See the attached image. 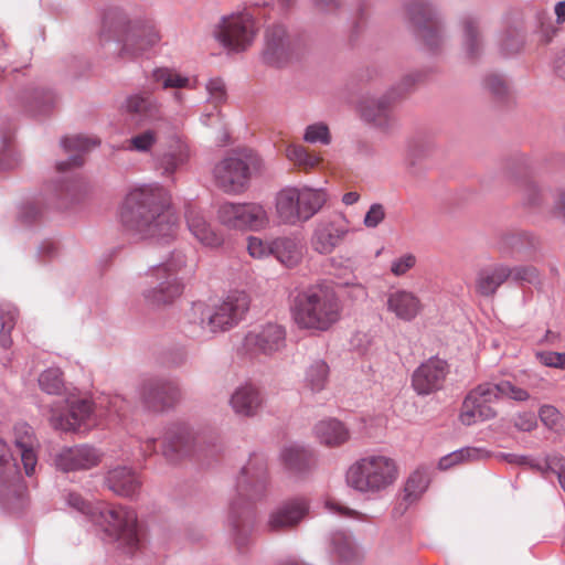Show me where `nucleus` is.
Masks as SVG:
<instances>
[{
    "instance_id": "obj_45",
    "label": "nucleus",
    "mask_w": 565,
    "mask_h": 565,
    "mask_svg": "<svg viewBox=\"0 0 565 565\" xmlns=\"http://www.w3.org/2000/svg\"><path fill=\"white\" fill-rule=\"evenodd\" d=\"M286 157L297 168H299L303 171H309V170L316 168L320 162V157H318L316 154H311L301 145H289L286 148Z\"/></svg>"
},
{
    "instance_id": "obj_52",
    "label": "nucleus",
    "mask_w": 565,
    "mask_h": 565,
    "mask_svg": "<svg viewBox=\"0 0 565 565\" xmlns=\"http://www.w3.org/2000/svg\"><path fill=\"white\" fill-rule=\"evenodd\" d=\"M510 278H512L518 284H530V285H540V273L533 266H515L509 267Z\"/></svg>"
},
{
    "instance_id": "obj_9",
    "label": "nucleus",
    "mask_w": 565,
    "mask_h": 565,
    "mask_svg": "<svg viewBox=\"0 0 565 565\" xmlns=\"http://www.w3.org/2000/svg\"><path fill=\"white\" fill-rule=\"evenodd\" d=\"M92 522L100 527L105 540L118 545L127 553L139 546L138 519L135 510L124 505L100 504L92 512Z\"/></svg>"
},
{
    "instance_id": "obj_27",
    "label": "nucleus",
    "mask_w": 565,
    "mask_h": 565,
    "mask_svg": "<svg viewBox=\"0 0 565 565\" xmlns=\"http://www.w3.org/2000/svg\"><path fill=\"white\" fill-rule=\"evenodd\" d=\"M393 92L382 97H364L359 104L361 118L374 127L386 129L394 118L391 110L390 97Z\"/></svg>"
},
{
    "instance_id": "obj_23",
    "label": "nucleus",
    "mask_w": 565,
    "mask_h": 565,
    "mask_svg": "<svg viewBox=\"0 0 565 565\" xmlns=\"http://www.w3.org/2000/svg\"><path fill=\"white\" fill-rule=\"evenodd\" d=\"M349 230L334 221L318 222L310 236V246L320 255H329L340 245Z\"/></svg>"
},
{
    "instance_id": "obj_30",
    "label": "nucleus",
    "mask_w": 565,
    "mask_h": 565,
    "mask_svg": "<svg viewBox=\"0 0 565 565\" xmlns=\"http://www.w3.org/2000/svg\"><path fill=\"white\" fill-rule=\"evenodd\" d=\"M122 107L140 122H156L164 118L161 103L151 96L130 95L125 99Z\"/></svg>"
},
{
    "instance_id": "obj_51",
    "label": "nucleus",
    "mask_w": 565,
    "mask_h": 565,
    "mask_svg": "<svg viewBox=\"0 0 565 565\" xmlns=\"http://www.w3.org/2000/svg\"><path fill=\"white\" fill-rule=\"evenodd\" d=\"M539 416L543 425L552 430H559L565 422L563 414L555 406L550 404L540 407Z\"/></svg>"
},
{
    "instance_id": "obj_44",
    "label": "nucleus",
    "mask_w": 565,
    "mask_h": 565,
    "mask_svg": "<svg viewBox=\"0 0 565 565\" xmlns=\"http://www.w3.org/2000/svg\"><path fill=\"white\" fill-rule=\"evenodd\" d=\"M18 319L17 308L9 302L0 303V345L8 349L12 344L11 331L13 330Z\"/></svg>"
},
{
    "instance_id": "obj_43",
    "label": "nucleus",
    "mask_w": 565,
    "mask_h": 565,
    "mask_svg": "<svg viewBox=\"0 0 565 565\" xmlns=\"http://www.w3.org/2000/svg\"><path fill=\"white\" fill-rule=\"evenodd\" d=\"M330 553L340 562H349L355 556L354 542L345 532L337 531L330 535Z\"/></svg>"
},
{
    "instance_id": "obj_11",
    "label": "nucleus",
    "mask_w": 565,
    "mask_h": 565,
    "mask_svg": "<svg viewBox=\"0 0 565 565\" xmlns=\"http://www.w3.org/2000/svg\"><path fill=\"white\" fill-rule=\"evenodd\" d=\"M406 11L417 39L428 51H437L445 36L444 25L434 4L428 0H408Z\"/></svg>"
},
{
    "instance_id": "obj_61",
    "label": "nucleus",
    "mask_w": 565,
    "mask_h": 565,
    "mask_svg": "<svg viewBox=\"0 0 565 565\" xmlns=\"http://www.w3.org/2000/svg\"><path fill=\"white\" fill-rule=\"evenodd\" d=\"M19 162V158L13 149L6 148L0 152V169H13Z\"/></svg>"
},
{
    "instance_id": "obj_32",
    "label": "nucleus",
    "mask_w": 565,
    "mask_h": 565,
    "mask_svg": "<svg viewBox=\"0 0 565 565\" xmlns=\"http://www.w3.org/2000/svg\"><path fill=\"white\" fill-rule=\"evenodd\" d=\"M290 54V43L282 25L277 24L268 28L265 34V46L263 57L266 63L280 65Z\"/></svg>"
},
{
    "instance_id": "obj_29",
    "label": "nucleus",
    "mask_w": 565,
    "mask_h": 565,
    "mask_svg": "<svg viewBox=\"0 0 565 565\" xmlns=\"http://www.w3.org/2000/svg\"><path fill=\"white\" fill-rule=\"evenodd\" d=\"M152 83L160 86L162 89H174L172 93V99L178 105L184 103L185 96L180 90L182 88H195V82L189 76L181 74L174 68L170 67H156L150 74Z\"/></svg>"
},
{
    "instance_id": "obj_2",
    "label": "nucleus",
    "mask_w": 565,
    "mask_h": 565,
    "mask_svg": "<svg viewBox=\"0 0 565 565\" xmlns=\"http://www.w3.org/2000/svg\"><path fill=\"white\" fill-rule=\"evenodd\" d=\"M248 308L249 297L242 290L231 291L211 303L193 302L184 313L182 331L186 337L196 340L226 332L243 320Z\"/></svg>"
},
{
    "instance_id": "obj_19",
    "label": "nucleus",
    "mask_w": 565,
    "mask_h": 565,
    "mask_svg": "<svg viewBox=\"0 0 565 565\" xmlns=\"http://www.w3.org/2000/svg\"><path fill=\"white\" fill-rule=\"evenodd\" d=\"M102 459L103 452L99 449L83 444L63 448L55 456V466L64 472L88 470L98 466Z\"/></svg>"
},
{
    "instance_id": "obj_49",
    "label": "nucleus",
    "mask_w": 565,
    "mask_h": 565,
    "mask_svg": "<svg viewBox=\"0 0 565 565\" xmlns=\"http://www.w3.org/2000/svg\"><path fill=\"white\" fill-rule=\"evenodd\" d=\"M158 141V134L154 129H146L135 136L129 141L127 149L137 152H149Z\"/></svg>"
},
{
    "instance_id": "obj_59",
    "label": "nucleus",
    "mask_w": 565,
    "mask_h": 565,
    "mask_svg": "<svg viewBox=\"0 0 565 565\" xmlns=\"http://www.w3.org/2000/svg\"><path fill=\"white\" fill-rule=\"evenodd\" d=\"M486 88L497 97L507 95L509 86L507 79L499 74H491L484 78Z\"/></svg>"
},
{
    "instance_id": "obj_18",
    "label": "nucleus",
    "mask_w": 565,
    "mask_h": 565,
    "mask_svg": "<svg viewBox=\"0 0 565 565\" xmlns=\"http://www.w3.org/2000/svg\"><path fill=\"white\" fill-rule=\"evenodd\" d=\"M309 500L295 497L282 501L268 515L266 526L270 532H278L298 525L309 513Z\"/></svg>"
},
{
    "instance_id": "obj_56",
    "label": "nucleus",
    "mask_w": 565,
    "mask_h": 565,
    "mask_svg": "<svg viewBox=\"0 0 565 565\" xmlns=\"http://www.w3.org/2000/svg\"><path fill=\"white\" fill-rule=\"evenodd\" d=\"M416 263V256L412 253H406L391 262L390 270L395 277H402L414 268Z\"/></svg>"
},
{
    "instance_id": "obj_37",
    "label": "nucleus",
    "mask_w": 565,
    "mask_h": 565,
    "mask_svg": "<svg viewBox=\"0 0 565 565\" xmlns=\"http://www.w3.org/2000/svg\"><path fill=\"white\" fill-rule=\"evenodd\" d=\"M330 366L323 359L312 360L303 372V387L312 394L321 393L328 386Z\"/></svg>"
},
{
    "instance_id": "obj_22",
    "label": "nucleus",
    "mask_w": 565,
    "mask_h": 565,
    "mask_svg": "<svg viewBox=\"0 0 565 565\" xmlns=\"http://www.w3.org/2000/svg\"><path fill=\"white\" fill-rule=\"evenodd\" d=\"M184 216L189 232L202 246L207 248L222 246L223 235L212 226L201 209L190 204L186 206Z\"/></svg>"
},
{
    "instance_id": "obj_36",
    "label": "nucleus",
    "mask_w": 565,
    "mask_h": 565,
    "mask_svg": "<svg viewBox=\"0 0 565 565\" xmlns=\"http://www.w3.org/2000/svg\"><path fill=\"white\" fill-rule=\"evenodd\" d=\"M95 138H88L82 135L64 137L61 140V146L66 152L74 151V154L68 157L67 161L57 162L56 168L58 171H66L70 167H81L83 164V152L89 150L98 145Z\"/></svg>"
},
{
    "instance_id": "obj_26",
    "label": "nucleus",
    "mask_w": 565,
    "mask_h": 565,
    "mask_svg": "<svg viewBox=\"0 0 565 565\" xmlns=\"http://www.w3.org/2000/svg\"><path fill=\"white\" fill-rule=\"evenodd\" d=\"M303 239L295 233L274 237V257L282 266L295 268L306 255Z\"/></svg>"
},
{
    "instance_id": "obj_58",
    "label": "nucleus",
    "mask_w": 565,
    "mask_h": 565,
    "mask_svg": "<svg viewBox=\"0 0 565 565\" xmlns=\"http://www.w3.org/2000/svg\"><path fill=\"white\" fill-rule=\"evenodd\" d=\"M66 502L68 507L75 509L84 515H87L92 520V512H97L100 504L93 505L90 502L85 501L77 493H68L66 497Z\"/></svg>"
},
{
    "instance_id": "obj_5",
    "label": "nucleus",
    "mask_w": 565,
    "mask_h": 565,
    "mask_svg": "<svg viewBox=\"0 0 565 565\" xmlns=\"http://www.w3.org/2000/svg\"><path fill=\"white\" fill-rule=\"evenodd\" d=\"M268 484L267 463L263 456L253 455L241 469L236 479L237 499L230 504L231 523L236 532L235 541L238 547L245 544L243 527L249 516L250 503L265 495Z\"/></svg>"
},
{
    "instance_id": "obj_1",
    "label": "nucleus",
    "mask_w": 565,
    "mask_h": 565,
    "mask_svg": "<svg viewBox=\"0 0 565 565\" xmlns=\"http://www.w3.org/2000/svg\"><path fill=\"white\" fill-rule=\"evenodd\" d=\"M127 232L143 239L170 242L175 236L177 215L170 195L159 184H143L129 191L120 210Z\"/></svg>"
},
{
    "instance_id": "obj_3",
    "label": "nucleus",
    "mask_w": 565,
    "mask_h": 565,
    "mask_svg": "<svg viewBox=\"0 0 565 565\" xmlns=\"http://www.w3.org/2000/svg\"><path fill=\"white\" fill-rule=\"evenodd\" d=\"M342 315V303L334 289L313 285L299 292L291 306V318L299 330L310 333L329 331Z\"/></svg>"
},
{
    "instance_id": "obj_55",
    "label": "nucleus",
    "mask_w": 565,
    "mask_h": 565,
    "mask_svg": "<svg viewBox=\"0 0 565 565\" xmlns=\"http://www.w3.org/2000/svg\"><path fill=\"white\" fill-rule=\"evenodd\" d=\"M536 360L546 367L565 370V352L551 350H539L535 352Z\"/></svg>"
},
{
    "instance_id": "obj_12",
    "label": "nucleus",
    "mask_w": 565,
    "mask_h": 565,
    "mask_svg": "<svg viewBox=\"0 0 565 565\" xmlns=\"http://www.w3.org/2000/svg\"><path fill=\"white\" fill-rule=\"evenodd\" d=\"M255 34V21L247 12L223 18L215 31V38L222 46L234 53L245 51L254 41Z\"/></svg>"
},
{
    "instance_id": "obj_33",
    "label": "nucleus",
    "mask_w": 565,
    "mask_h": 565,
    "mask_svg": "<svg viewBox=\"0 0 565 565\" xmlns=\"http://www.w3.org/2000/svg\"><path fill=\"white\" fill-rule=\"evenodd\" d=\"M279 458L286 469L297 476L307 473L313 463L312 452L300 444L285 446Z\"/></svg>"
},
{
    "instance_id": "obj_42",
    "label": "nucleus",
    "mask_w": 565,
    "mask_h": 565,
    "mask_svg": "<svg viewBox=\"0 0 565 565\" xmlns=\"http://www.w3.org/2000/svg\"><path fill=\"white\" fill-rule=\"evenodd\" d=\"M492 393L495 395V401L508 398L514 402H526L531 395L527 390L519 386L510 380H500L498 382H488Z\"/></svg>"
},
{
    "instance_id": "obj_57",
    "label": "nucleus",
    "mask_w": 565,
    "mask_h": 565,
    "mask_svg": "<svg viewBox=\"0 0 565 565\" xmlns=\"http://www.w3.org/2000/svg\"><path fill=\"white\" fill-rule=\"evenodd\" d=\"M207 92V102L217 106L226 99V88L223 79L216 77L207 81L205 85Z\"/></svg>"
},
{
    "instance_id": "obj_24",
    "label": "nucleus",
    "mask_w": 565,
    "mask_h": 565,
    "mask_svg": "<svg viewBox=\"0 0 565 565\" xmlns=\"http://www.w3.org/2000/svg\"><path fill=\"white\" fill-rule=\"evenodd\" d=\"M195 437L185 425H175L168 429L163 440V456L171 462H177L189 456L194 448Z\"/></svg>"
},
{
    "instance_id": "obj_48",
    "label": "nucleus",
    "mask_w": 565,
    "mask_h": 565,
    "mask_svg": "<svg viewBox=\"0 0 565 565\" xmlns=\"http://www.w3.org/2000/svg\"><path fill=\"white\" fill-rule=\"evenodd\" d=\"M302 139L310 145L329 146L332 141V136L326 122L317 121L305 128Z\"/></svg>"
},
{
    "instance_id": "obj_39",
    "label": "nucleus",
    "mask_w": 565,
    "mask_h": 565,
    "mask_svg": "<svg viewBox=\"0 0 565 565\" xmlns=\"http://www.w3.org/2000/svg\"><path fill=\"white\" fill-rule=\"evenodd\" d=\"M23 103L33 115H41L53 109L57 103V95L46 87H35L26 92Z\"/></svg>"
},
{
    "instance_id": "obj_34",
    "label": "nucleus",
    "mask_w": 565,
    "mask_h": 565,
    "mask_svg": "<svg viewBox=\"0 0 565 565\" xmlns=\"http://www.w3.org/2000/svg\"><path fill=\"white\" fill-rule=\"evenodd\" d=\"M259 391L252 384L237 387L231 396L230 404L235 414L241 416H254L262 406Z\"/></svg>"
},
{
    "instance_id": "obj_53",
    "label": "nucleus",
    "mask_w": 565,
    "mask_h": 565,
    "mask_svg": "<svg viewBox=\"0 0 565 565\" xmlns=\"http://www.w3.org/2000/svg\"><path fill=\"white\" fill-rule=\"evenodd\" d=\"M544 478L555 475L562 489L565 491V459L559 456H551V461L539 466Z\"/></svg>"
},
{
    "instance_id": "obj_21",
    "label": "nucleus",
    "mask_w": 565,
    "mask_h": 565,
    "mask_svg": "<svg viewBox=\"0 0 565 565\" xmlns=\"http://www.w3.org/2000/svg\"><path fill=\"white\" fill-rule=\"evenodd\" d=\"M145 405L156 412L171 407L180 398L178 385L170 381L149 380L140 390Z\"/></svg>"
},
{
    "instance_id": "obj_60",
    "label": "nucleus",
    "mask_w": 565,
    "mask_h": 565,
    "mask_svg": "<svg viewBox=\"0 0 565 565\" xmlns=\"http://www.w3.org/2000/svg\"><path fill=\"white\" fill-rule=\"evenodd\" d=\"M385 218V209L380 203H373L365 213L363 224L367 228L377 227Z\"/></svg>"
},
{
    "instance_id": "obj_17",
    "label": "nucleus",
    "mask_w": 565,
    "mask_h": 565,
    "mask_svg": "<svg viewBox=\"0 0 565 565\" xmlns=\"http://www.w3.org/2000/svg\"><path fill=\"white\" fill-rule=\"evenodd\" d=\"M449 373L446 360L433 356L423 362L412 375V387L422 396L433 394L444 387Z\"/></svg>"
},
{
    "instance_id": "obj_47",
    "label": "nucleus",
    "mask_w": 565,
    "mask_h": 565,
    "mask_svg": "<svg viewBox=\"0 0 565 565\" xmlns=\"http://www.w3.org/2000/svg\"><path fill=\"white\" fill-rule=\"evenodd\" d=\"M39 385L43 392L50 395H60L64 391V380L58 367H49L39 376Z\"/></svg>"
},
{
    "instance_id": "obj_16",
    "label": "nucleus",
    "mask_w": 565,
    "mask_h": 565,
    "mask_svg": "<svg viewBox=\"0 0 565 565\" xmlns=\"http://www.w3.org/2000/svg\"><path fill=\"white\" fill-rule=\"evenodd\" d=\"M495 402V395L492 393L488 382L481 383L471 390L465 397L459 419L466 426L475 425L479 422H486L497 416V411L491 406Z\"/></svg>"
},
{
    "instance_id": "obj_46",
    "label": "nucleus",
    "mask_w": 565,
    "mask_h": 565,
    "mask_svg": "<svg viewBox=\"0 0 565 565\" xmlns=\"http://www.w3.org/2000/svg\"><path fill=\"white\" fill-rule=\"evenodd\" d=\"M428 481L423 472L416 471L409 476L404 488L403 500L406 507L415 503L426 491Z\"/></svg>"
},
{
    "instance_id": "obj_35",
    "label": "nucleus",
    "mask_w": 565,
    "mask_h": 565,
    "mask_svg": "<svg viewBox=\"0 0 565 565\" xmlns=\"http://www.w3.org/2000/svg\"><path fill=\"white\" fill-rule=\"evenodd\" d=\"M316 438L328 447H339L350 439L345 425L335 418H326L315 425Z\"/></svg>"
},
{
    "instance_id": "obj_7",
    "label": "nucleus",
    "mask_w": 565,
    "mask_h": 565,
    "mask_svg": "<svg viewBox=\"0 0 565 565\" xmlns=\"http://www.w3.org/2000/svg\"><path fill=\"white\" fill-rule=\"evenodd\" d=\"M194 266H189L182 252H173L170 258L154 265L149 276L154 278L156 286L143 291L146 303L151 308L171 305L184 290V280L193 277Z\"/></svg>"
},
{
    "instance_id": "obj_13",
    "label": "nucleus",
    "mask_w": 565,
    "mask_h": 565,
    "mask_svg": "<svg viewBox=\"0 0 565 565\" xmlns=\"http://www.w3.org/2000/svg\"><path fill=\"white\" fill-rule=\"evenodd\" d=\"M67 413H62L57 406L51 408L50 424L62 431H76L83 426L89 427L94 422L93 403L86 398L68 397L66 401Z\"/></svg>"
},
{
    "instance_id": "obj_63",
    "label": "nucleus",
    "mask_w": 565,
    "mask_h": 565,
    "mask_svg": "<svg viewBox=\"0 0 565 565\" xmlns=\"http://www.w3.org/2000/svg\"><path fill=\"white\" fill-rule=\"evenodd\" d=\"M550 461H551V456H547V457L541 458V459H535V458H531L527 456L518 455V457L515 459V465L525 466L535 471L541 472V469L539 468V466H541V463H545V462H550Z\"/></svg>"
},
{
    "instance_id": "obj_28",
    "label": "nucleus",
    "mask_w": 565,
    "mask_h": 565,
    "mask_svg": "<svg viewBox=\"0 0 565 565\" xmlns=\"http://www.w3.org/2000/svg\"><path fill=\"white\" fill-rule=\"evenodd\" d=\"M13 433L14 446L20 450L24 472L28 477H31L34 475L38 465V439L32 427L26 423L17 424Z\"/></svg>"
},
{
    "instance_id": "obj_31",
    "label": "nucleus",
    "mask_w": 565,
    "mask_h": 565,
    "mask_svg": "<svg viewBox=\"0 0 565 565\" xmlns=\"http://www.w3.org/2000/svg\"><path fill=\"white\" fill-rule=\"evenodd\" d=\"M509 278L510 271L507 265L495 263L483 266L476 274V292L482 297H493Z\"/></svg>"
},
{
    "instance_id": "obj_20",
    "label": "nucleus",
    "mask_w": 565,
    "mask_h": 565,
    "mask_svg": "<svg viewBox=\"0 0 565 565\" xmlns=\"http://www.w3.org/2000/svg\"><path fill=\"white\" fill-rule=\"evenodd\" d=\"M385 305L387 312L403 322L414 321L424 310L419 296L404 288L388 291Z\"/></svg>"
},
{
    "instance_id": "obj_54",
    "label": "nucleus",
    "mask_w": 565,
    "mask_h": 565,
    "mask_svg": "<svg viewBox=\"0 0 565 565\" xmlns=\"http://www.w3.org/2000/svg\"><path fill=\"white\" fill-rule=\"evenodd\" d=\"M524 44L523 36L515 31L504 32L500 39V51L504 56L519 53Z\"/></svg>"
},
{
    "instance_id": "obj_50",
    "label": "nucleus",
    "mask_w": 565,
    "mask_h": 565,
    "mask_svg": "<svg viewBox=\"0 0 565 565\" xmlns=\"http://www.w3.org/2000/svg\"><path fill=\"white\" fill-rule=\"evenodd\" d=\"M247 252L255 259L274 257V237L267 241L258 236H249L247 238Z\"/></svg>"
},
{
    "instance_id": "obj_64",
    "label": "nucleus",
    "mask_w": 565,
    "mask_h": 565,
    "mask_svg": "<svg viewBox=\"0 0 565 565\" xmlns=\"http://www.w3.org/2000/svg\"><path fill=\"white\" fill-rule=\"evenodd\" d=\"M554 210L565 221V188L558 189L555 195Z\"/></svg>"
},
{
    "instance_id": "obj_4",
    "label": "nucleus",
    "mask_w": 565,
    "mask_h": 565,
    "mask_svg": "<svg viewBox=\"0 0 565 565\" xmlns=\"http://www.w3.org/2000/svg\"><path fill=\"white\" fill-rule=\"evenodd\" d=\"M106 26L116 28L121 33L118 57L127 61L137 60L159 45L161 34L156 23L146 18L130 20L119 7H109L103 13Z\"/></svg>"
},
{
    "instance_id": "obj_10",
    "label": "nucleus",
    "mask_w": 565,
    "mask_h": 565,
    "mask_svg": "<svg viewBox=\"0 0 565 565\" xmlns=\"http://www.w3.org/2000/svg\"><path fill=\"white\" fill-rule=\"evenodd\" d=\"M220 225L236 232H263L270 226V215L259 202H231L218 204L215 212Z\"/></svg>"
},
{
    "instance_id": "obj_14",
    "label": "nucleus",
    "mask_w": 565,
    "mask_h": 565,
    "mask_svg": "<svg viewBox=\"0 0 565 565\" xmlns=\"http://www.w3.org/2000/svg\"><path fill=\"white\" fill-rule=\"evenodd\" d=\"M213 174L220 189L230 194H238L248 183L249 167L245 157L234 153L221 160L215 166Z\"/></svg>"
},
{
    "instance_id": "obj_41",
    "label": "nucleus",
    "mask_w": 565,
    "mask_h": 565,
    "mask_svg": "<svg viewBox=\"0 0 565 565\" xmlns=\"http://www.w3.org/2000/svg\"><path fill=\"white\" fill-rule=\"evenodd\" d=\"M488 456L489 452L483 448L463 447L441 457L438 467L441 470H448L456 465L481 460Z\"/></svg>"
},
{
    "instance_id": "obj_15",
    "label": "nucleus",
    "mask_w": 565,
    "mask_h": 565,
    "mask_svg": "<svg viewBox=\"0 0 565 565\" xmlns=\"http://www.w3.org/2000/svg\"><path fill=\"white\" fill-rule=\"evenodd\" d=\"M287 345L286 329L278 323H267L249 331L243 341L244 350L249 354L271 356Z\"/></svg>"
},
{
    "instance_id": "obj_25",
    "label": "nucleus",
    "mask_w": 565,
    "mask_h": 565,
    "mask_svg": "<svg viewBox=\"0 0 565 565\" xmlns=\"http://www.w3.org/2000/svg\"><path fill=\"white\" fill-rule=\"evenodd\" d=\"M138 473L130 467L117 466L107 471L105 486L115 494L124 498H135L141 489Z\"/></svg>"
},
{
    "instance_id": "obj_62",
    "label": "nucleus",
    "mask_w": 565,
    "mask_h": 565,
    "mask_svg": "<svg viewBox=\"0 0 565 565\" xmlns=\"http://www.w3.org/2000/svg\"><path fill=\"white\" fill-rule=\"evenodd\" d=\"M541 190L535 183H527L524 188V200L526 204L535 206L541 202Z\"/></svg>"
},
{
    "instance_id": "obj_6",
    "label": "nucleus",
    "mask_w": 565,
    "mask_h": 565,
    "mask_svg": "<svg viewBox=\"0 0 565 565\" xmlns=\"http://www.w3.org/2000/svg\"><path fill=\"white\" fill-rule=\"evenodd\" d=\"M398 478L395 459L383 454H370L356 459L345 472L348 487L364 495H381Z\"/></svg>"
},
{
    "instance_id": "obj_38",
    "label": "nucleus",
    "mask_w": 565,
    "mask_h": 565,
    "mask_svg": "<svg viewBox=\"0 0 565 565\" xmlns=\"http://www.w3.org/2000/svg\"><path fill=\"white\" fill-rule=\"evenodd\" d=\"M189 158V147L178 141L174 147L157 159V168L161 170L162 175L171 177L188 162Z\"/></svg>"
},
{
    "instance_id": "obj_8",
    "label": "nucleus",
    "mask_w": 565,
    "mask_h": 565,
    "mask_svg": "<svg viewBox=\"0 0 565 565\" xmlns=\"http://www.w3.org/2000/svg\"><path fill=\"white\" fill-rule=\"evenodd\" d=\"M327 200L328 194L322 188L288 185L275 195V215L280 224L296 226L312 218Z\"/></svg>"
},
{
    "instance_id": "obj_40",
    "label": "nucleus",
    "mask_w": 565,
    "mask_h": 565,
    "mask_svg": "<svg viewBox=\"0 0 565 565\" xmlns=\"http://www.w3.org/2000/svg\"><path fill=\"white\" fill-rule=\"evenodd\" d=\"M462 28V47L469 58L477 57L483 46L482 39L479 33L478 21L472 15L461 19Z\"/></svg>"
}]
</instances>
